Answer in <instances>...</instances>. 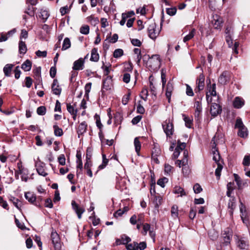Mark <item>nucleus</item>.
Returning a JSON list of instances; mask_svg holds the SVG:
<instances>
[{
	"instance_id": "obj_43",
	"label": "nucleus",
	"mask_w": 250,
	"mask_h": 250,
	"mask_svg": "<svg viewBox=\"0 0 250 250\" xmlns=\"http://www.w3.org/2000/svg\"><path fill=\"white\" fill-rule=\"evenodd\" d=\"M46 112V107L44 106H41L38 107L37 113L39 115H44Z\"/></svg>"
},
{
	"instance_id": "obj_56",
	"label": "nucleus",
	"mask_w": 250,
	"mask_h": 250,
	"mask_svg": "<svg viewBox=\"0 0 250 250\" xmlns=\"http://www.w3.org/2000/svg\"><path fill=\"white\" fill-rule=\"evenodd\" d=\"M167 182V178H163L158 180L157 184L160 186L161 187L164 188L165 186V183Z\"/></svg>"
},
{
	"instance_id": "obj_29",
	"label": "nucleus",
	"mask_w": 250,
	"mask_h": 250,
	"mask_svg": "<svg viewBox=\"0 0 250 250\" xmlns=\"http://www.w3.org/2000/svg\"><path fill=\"white\" fill-rule=\"evenodd\" d=\"M13 67V65L11 64H7L5 65L3 68V72L6 76H10V73Z\"/></svg>"
},
{
	"instance_id": "obj_1",
	"label": "nucleus",
	"mask_w": 250,
	"mask_h": 250,
	"mask_svg": "<svg viewBox=\"0 0 250 250\" xmlns=\"http://www.w3.org/2000/svg\"><path fill=\"white\" fill-rule=\"evenodd\" d=\"M146 65L150 71H157L161 65L160 56L158 55H154L148 60Z\"/></svg>"
},
{
	"instance_id": "obj_6",
	"label": "nucleus",
	"mask_w": 250,
	"mask_h": 250,
	"mask_svg": "<svg viewBox=\"0 0 250 250\" xmlns=\"http://www.w3.org/2000/svg\"><path fill=\"white\" fill-rule=\"evenodd\" d=\"M196 85L197 86L195 89L196 93L203 90L205 86V76L203 73L200 74L197 78Z\"/></svg>"
},
{
	"instance_id": "obj_31",
	"label": "nucleus",
	"mask_w": 250,
	"mask_h": 250,
	"mask_svg": "<svg viewBox=\"0 0 250 250\" xmlns=\"http://www.w3.org/2000/svg\"><path fill=\"white\" fill-rule=\"evenodd\" d=\"M134 144L135 148V151L137 154H139L141 147V144L138 137H136L134 139Z\"/></svg>"
},
{
	"instance_id": "obj_25",
	"label": "nucleus",
	"mask_w": 250,
	"mask_h": 250,
	"mask_svg": "<svg viewBox=\"0 0 250 250\" xmlns=\"http://www.w3.org/2000/svg\"><path fill=\"white\" fill-rule=\"evenodd\" d=\"M27 47L24 42L20 41L19 43V51L21 54L24 55L27 51Z\"/></svg>"
},
{
	"instance_id": "obj_57",
	"label": "nucleus",
	"mask_w": 250,
	"mask_h": 250,
	"mask_svg": "<svg viewBox=\"0 0 250 250\" xmlns=\"http://www.w3.org/2000/svg\"><path fill=\"white\" fill-rule=\"evenodd\" d=\"M193 189L194 193L196 194L199 193L202 190V188L199 184H196L194 185Z\"/></svg>"
},
{
	"instance_id": "obj_7",
	"label": "nucleus",
	"mask_w": 250,
	"mask_h": 250,
	"mask_svg": "<svg viewBox=\"0 0 250 250\" xmlns=\"http://www.w3.org/2000/svg\"><path fill=\"white\" fill-rule=\"evenodd\" d=\"M212 24L215 29H220L222 26L223 20L221 17L218 15H214L212 16Z\"/></svg>"
},
{
	"instance_id": "obj_48",
	"label": "nucleus",
	"mask_w": 250,
	"mask_h": 250,
	"mask_svg": "<svg viewBox=\"0 0 250 250\" xmlns=\"http://www.w3.org/2000/svg\"><path fill=\"white\" fill-rule=\"evenodd\" d=\"M143 231H142V234L144 235H146L147 231L150 230V226L149 224L145 223L143 225Z\"/></svg>"
},
{
	"instance_id": "obj_36",
	"label": "nucleus",
	"mask_w": 250,
	"mask_h": 250,
	"mask_svg": "<svg viewBox=\"0 0 250 250\" xmlns=\"http://www.w3.org/2000/svg\"><path fill=\"white\" fill-rule=\"evenodd\" d=\"M173 192L175 194H180V196H183L184 195H186V192L184 191V189L180 187H175L174 188Z\"/></svg>"
},
{
	"instance_id": "obj_24",
	"label": "nucleus",
	"mask_w": 250,
	"mask_h": 250,
	"mask_svg": "<svg viewBox=\"0 0 250 250\" xmlns=\"http://www.w3.org/2000/svg\"><path fill=\"white\" fill-rule=\"evenodd\" d=\"M53 128L55 136L61 137L63 135V132L62 129L57 125V123L53 125Z\"/></svg>"
},
{
	"instance_id": "obj_58",
	"label": "nucleus",
	"mask_w": 250,
	"mask_h": 250,
	"mask_svg": "<svg viewBox=\"0 0 250 250\" xmlns=\"http://www.w3.org/2000/svg\"><path fill=\"white\" fill-rule=\"evenodd\" d=\"M0 205L3 208L8 210V205L6 201H4L3 198L0 196Z\"/></svg>"
},
{
	"instance_id": "obj_18",
	"label": "nucleus",
	"mask_w": 250,
	"mask_h": 250,
	"mask_svg": "<svg viewBox=\"0 0 250 250\" xmlns=\"http://www.w3.org/2000/svg\"><path fill=\"white\" fill-rule=\"evenodd\" d=\"M173 90V83L168 82L167 83L166 87V96L168 99V101L169 103L170 101L171 96L172 92Z\"/></svg>"
},
{
	"instance_id": "obj_22",
	"label": "nucleus",
	"mask_w": 250,
	"mask_h": 250,
	"mask_svg": "<svg viewBox=\"0 0 250 250\" xmlns=\"http://www.w3.org/2000/svg\"><path fill=\"white\" fill-rule=\"evenodd\" d=\"M133 52L135 55L134 58L135 61L138 65H139L140 61L142 59L141 51L139 48H135L133 50Z\"/></svg>"
},
{
	"instance_id": "obj_32",
	"label": "nucleus",
	"mask_w": 250,
	"mask_h": 250,
	"mask_svg": "<svg viewBox=\"0 0 250 250\" xmlns=\"http://www.w3.org/2000/svg\"><path fill=\"white\" fill-rule=\"evenodd\" d=\"M67 110L69 113L71 115H75L77 114V110L75 109L73 105H71L70 104H66Z\"/></svg>"
},
{
	"instance_id": "obj_26",
	"label": "nucleus",
	"mask_w": 250,
	"mask_h": 250,
	"mask_svg": "<svg viewBox=\"0 0 250 250\" xmlns=\"http://www.w3.org/2000/svg\"><path fill=\"white\" fill-rule=\"evenodd\" d=\"M32 67V62L29 60H26L21 65V68L25 71H29L31 70Z\"/></svg>"
},
{
	"instance_id": "obj_16",
	"label": "nucleus",
	"mask_w": 250,
	"mask_h": 250,
	"mask_svg": "<svg viewBox=\"0 0 250 250\" xmlns=\"http://www.w3.org/2000/svg\"><path fill=\"white\" fill-rule=\"evenodd\" d=\"M135 15L133 11H130L127 13H124L122 14V20L120 21L121 25L123 26L125 25L127 19Z\"/></svg>"
},
{
	"instance_id": "obj_33",
	"label": "nucleus",
	"mask_w": 250,
	"mask_h": 250,
	"mask_svg": "<svg viewBox=\"0 0 250 250\" xmlns=\"http://www.w3.org/2000/svg\"><path fill=\"white\" fill-rule=\"evenodd\" d=\"M71 46L70 41L69 38H65L63 41L62 49L65 50L69 48Z\"/></svg>"
},
{
	"instance_id": "obj_61",
	"label": "nucleus",
	"mask_w": 250,
	"mask_h": 250,
	"mask_svg": "<svg viewBox=\"0 0 250 250\" xmlns=\"http://www.w3.org/2000/svg\"><path fill=\"white\" fill-rule=\"evenodd\" d=\"M41 17L43 20H46L49 16L48 12L45 10H42L41 12Z\"/></svg>"
},
{
	"instance_id": "obj_8",
	"label": "nucleus",
	"mask_w": 250,
	"mask_h": 250,
	"mask_svg": "<svg viewBox=\"0 0 250 250\" xmlns=\"http://www.w3.org/2000/svg\"><path fill=\"white\" fill-rule=\"evenodd\" d=\"M222 111L221 106L218 104L212 103L210 106V112L212 116H216Z\"/></svg>"
},
{
	"instance_id": "obj_10",
	"label": "nucleus",
	"mask_w": 250,
	"mask_h": 250,
	"mask_svg": "<svg viewBox=\"0 0 250 250\" xmlns=\"http://www.w3.org/2000/svg\"><path fill=\"white\" fill-rule=\"evenodd\" d=\"M36 170L38 173L43 177L47 175V173L45 171V164L42 162H39L36 164Z\"/></svg>"
},
{
	"instance_id": "obj_59",
	"label": "nucleus",
	"mask_w": 250,
	"mask_h": 250,
	"mask_svg": "<svg viewBox=\"0 0 250 250\" xmlns=\"http://www.w3.org/2000/svg\"><path fill=\"white\" fill-rule=\"evenodd\" d=\"M184 120L185 122L186 126L188 128H191L192 125V121L187 117H185Z\"/></svg>"
},
{
	"instance_id": "obj_63",
	"label": "nucleus",
	"mask_w": 250,
	"mask_h": 250,
	"mask_svg": "<svg viewBox=\"0 0 250 250\" xmlns=\"http://www.w3.org/2000/svg\"><path fill=\"white\" fill-rule=\"evenodd\" d=\"M162 197L160 196H156L154 199V203L156 207H158L161 204Z\"/></svg>"
},
{
	"instance_id": "obj_49",
	"label": "nucleus",
	"mask_w": 250,
	"mask_h": 250,
	"mask_svg": "<svg viewBox=\"0 0 250 250\" xmlns=\"http://www.w3.org/2000/svg\"><path fill=\"white\" fill-rule=\"evenodd\" d=\"M19 173L21 174H22V176L21 177L22 181H24V182H27L28 180V177L27 175H24V169L23 168H22V167H19Z\"/></svg>"
},
{
	"instance_id": "obj_41",
	"label": "nucleus",
	"mask_w": 250,
	"mask_h": 250,
	"mask_svg": "<svg viewBox=\"0 0 250 250\" xmlns=\"http://www.w3.org/2000/svg\"><path fill=\"white\" fill-rule=\"evenodd\" d=\"M148 95V90L147 88L144 87L143 88L141 94L140 95L141 98L143 99L144 101H146L147 99V96Z\"/></svg>"
},
{
	"instance_id": "obj_5",
	"label": "nucleus",
	"mask_w": 250,
	"mask_h": 250,
	"mask_svg": "<svg viewBox=\"0 0 250 250\" xmlns=\"http://www.w3.org/2000/svg\"><path fill=\"white\" fill-rule=\"evenodd\" d=\"M215 137L216 136H215L211 140V143L213 142V145H212V152L213 155V160L216 164H217L218 162H222V161L220 160V156L218 150L216 149V145L215 142Z\"/></svg>"
},
{
	"instance_id": "obj_28",
	"label": "nucleus",
	"mask_w": 250,
	"mask_h": 250,
	"mask_svg": "<svg viewBox=\"0 0 250 250\" xmlns=\"http://www.w3.org/2000/svg\"><path fill=\"white\" fill-rule=\"evenodd\" d=\"M102 164L98 167V170L103 169L105 168L108 163V159L106 158V155L105 154H102Z\"/></svg>"
},
{
	"instance_id": "obj_13",
	"label": "nucleus",
	"mask_w": 250,
	"mask_h": 250,
	"mask_svg": "<svg viewBox=\"0 0 250 250\" xmlns=\"http://www.w3.org/2000/svg\"><path fill=\"white\" fill-rule=\"evenodd\" d=\"M84 61L82 58L75 61L72 67L73 69L74 70H83L84 68Z\"/></svg>"
},
{
	"instance_id": "obj_44",
	"label": "nucleus",
	"mask_w": 250,
	"mask_h": 250,
	"mask_svg": "<svg viewBox=\"0 0 250 250\" xmlns=\"http://www.w3.org/2000/svg\"><path fill=\"white\" fill-rule=\"evenodd\" d=\"M244 126L245 125H244L243 122H242V121L241 120V119L240 118H237L236 119V123H235V128H242V129H244Z\"/></svg>"
},
{
	"instance_id": "obj_14",
	"label": "nucleus",
	"mask_w": 250,
	"mask_h": 250,
	"mask_svg": "<svg viewBox=\"0 0 250 250\" xmlns=\"http://www.w3.org/2000/svg\"><path fill=\"white\" fill-rule=\"evenodd\" d=\"M52 90L53 93L56 95L61 94L62 89L59 85L58 81L57 79H54L52 84Z\"/></svg>"
},
{
	"instance_id": "obj_52",
	"label": "nucleus",
	"mask_w": 250,
	"mask_h": 250,
	"mask_svg": "<svg viewBox=\"0 0 250 250\" xmlns=\"http://www.w3.org/2000/svg\"><path fill=\"white\" fill-rule=\"evenodd\" d=\"M122 244H127L131 241V239L125 235H123L121 237Z\"/></svg>"
},
{
	"instance_id": "obj_30",
	"label": "nucleus",
	"mask_w": 250,
	"mask_h": 250,
	"mask_svg": "<svg viewBox=\"0 0 250 250\" xmlns=\"http://www.w3.org/2000/svg\"><path fill=\"white\" fill-rule=\"evenodd\" d=\"M216 164L217 165V167L215 170V174L217 179H219L221 175V172L223 168L222 162H218V163Z\"/></svg>"
},
{
	"instance_id": "obj_15",
	"label": "nucleus",
	"mask_w": 250,
	"mask_h": 250,
	"mask_svg": "<svg viewBox=\"0 0 250 250\" xmlns=\"http://www.w3.org/2000/svg\"><path fill=\"white\" fill-rule=\"evenodd\" d=\"M229 80V73L228 71L223 72L218 78V82L222 84H225Z\"/></svg>"
},
{
	"instance_id": "obj_53",
	"label": "nucleus",
	"mask_w": 250,
	"mask_h": 250,
	"mask_svg": "<svg viewBox=\"0 0 250 250\" xmlns=\"http://www.w3.org/2000/svg\"><path fill=\"white\" fill-rule=\"evenodd\" d=\"M146 247V244L145 242L137 243L136 250H143Z\"/></svg>"
},
{
	"instance_id": "obj_23",
	"label": "nucleus",
	"mask_w": 250,
	"mask_h": 250,
	"mask_svg": "<svg viewBox=\"0 0 250 250\" xmlns=\"http://www.w3.org/2000/svg\"><path fill=\"white\" fill-rule=\"evenodd\" d=\"M99 60V55L98 53V49L96 48H94L91 50L90 61L97 62Z\"/></svg>"
},
{
	"instance_id": "obj_47",
	"label": "nucleus",
	"mask_w": 250,
	"mask_h": 250,
	"mask_svg": "<svg viewBox=\"0 0 250 250\" xmlns=\"http://www.w3.org/2000/svg\"><path fill=\"white\" fill-rule=\"evenodd\" d=\"M137 243L134 242L132 243L126 245L127 250H136Z\"/></svg>"
},
{
	"instance_id": "obj_55",
	"label": "nucleus",
	"mask_w": 250,
	"mask_h": 250,
	"mask_svg": "<svg viewBox=\"0 0 250 250\" xmlns=\"http://www.w3.org/2000/svg\"><path fill=\"white\" fill-rule=\"evenodd\" d=\"M36 55L40 58H45L47 56V51H41L40 50H38L35 52Z\"/></svg>"
},
{
	"instance_id": "obj_37",
	"label": "nucleus",
	"mask_w": 250,
	"mask_h": 250,
	"mask_svg": "<svg viewBox=\"0 0 250 250\" xmlns=\"http://www.w3.org/2000/svg\"><path fill=\"white\" fill-rule=\"evenodd\" d=\"M87 20L88 21L91 22L92 24L96 25L99 22L98 18L95 17L93 15H90L87 18Z\"/></svg>"
},
{
	"instance_id": "obj_11",
	"label": "nucleus",
	"mask_w": 250,
	"mask_h": 250,
	"mask_svg": "<svg viewBox=\"0 0 250 250\" xmlns=\"http://www.w3.org/2000/svg\"><path fill=\"white\" fill-rule=\"evenodd\" d=\"M240 210L241 212V217L243 222L246 225L248 224V219L247 218V214L245 205L240 201Z\"/></svg>"
},
{
	"instance_id": "obj_35",
	"label": "nucleus",
	"mask_w": 250,
	"mask_h": 250,
	"mask_svg": "<svg viewBox=\"0 0 250 250\" xmlns=\"http://www.w3.org/2000/svg\"><path fill=\"white\" fill-rule=\"evenodd\" d=\"M196 30L192 29L188 35L186 36L183 39V41L186 42L187 41L191 39L195 35Z\"/></svg>"
},
{
	"instance_id": "obj_50",
	"label": "nucleus",
	"mask_w": 250,
	"mask_h": 250,
	"mask_svg": "<svg viewBox=\"0 0 250 250\" xmlns=\"http://www.w3.org/2000/svg\"><path fill=\"white\" fill-rule=\"evenodd\" d=\"M123 55V50L121 49H116L113 53L114 58H117L121 57Z\"/></svg>"
},
{
	"instance_id": "obj_51",
	"label": "nucleus",
	"mask_w": 250,
	"mask_h": 250,
	"mask_svg": "<svg viewBox=\"0 0 250 250\" xmlns=\"http://www.w3.org/2000/svg\"><path fill=\"white\" fill-rule=\"evenodd\" d=\"M238 246L241 249H245L247 247V244L245 240L240 239L237 242Z\"/></svg>"
},
{
	"instance_id": "obj_38",
	"label": "nucleus",
	"mask_w": 250,
	"mask_h": 250,
	"mask_svg": "<svg viewBox=\"0 0 250 250\" xmlns=\"http://www.w3.org/2000/svg\"><path fill=\"white\" fill-rule=\"evenodd\" d=\"M238 135L241 137L245 138L248 135V131L247 128L244 126V129L242 128H239V131L238 132Z\"/></svg>"
},
{
	"instance_id": "obj_20",
	"label": "nucleus",
	"mask_w": 250,
	"mask_h": 250,
	"mask_svg": "<svg viewBox=\"0 0 250 250\" xmlns=\"http://www.w3.org/2000/svg\"><path fill=\"white\" fill-rule=\"evenodd\" d=\"M87 129V124L85 122H82L79 125L77 133L78 134L79 137H80V135L83 134L84 132H86Z\"/></svg>"
},
{
	"instance_id": "obj_62",
	"label": "nucleus",
	"mask_w": 250,
	"mask_h": 250,
	"mask_svg": "<svg viewBox=\"0 0 250 250\" xmlns=\"http://www.w3.org/2000/svg\"><path fill=\"white\" fill-rule=\"evenodd\" d=\"M243 164L245 166H248L250 165V155H246L244 157Z\"/></svg>"
},
{
	"instance_id": "obj_12",
	"label": "nucleus",
	"mask_w": 250,
	"mask_h": 250,
	"mask_svg": "<svg viewBox=\"0 0 250 250\" xmlns=\"http://www.w3.org/2000/svg\"><path fill=\"white\" fill-rule=\"evenodd\" d=\"M183 155H184V158L183 159H182L181 160H177V161L175 163V164L179 167H181L182 166H186L188 165V152L187 150L184 151Z\"/></svg>"
},
{
	"instance_id": "obj_54",
	"label": "nucleus",
	"mask_w": 250,
	"mask_h": 250,
	"mask_svg": "<svg viewBox=\"0 0 250 250\" xmlns=\"http://www.w3.org/2000/svg\"><path fill=\"white\" fill-rule=\"evenodd\" d=\"M131 93L130 92H128L127 94L124 96L123 99H122V103L124 105H126L129 100L130 96Z\"/></svg>"
},
{
	"instance_id": "obj_42",
	"label": "nucleus",
	"mask_w": 250,
	"mask_h": 250,
	"mask_svg": "<svg viewBox=\"0 0 250 250\" xmlns=\"http://www.w3.org/2000/svg\"><path fill=\"white\" fill-rule=\"evenodd\" d=\"M177 9L175 7L166 8V13L169 16H172L176 14Z\"/></svg>"
},
{
	"instance_id": "obj_60",
	"label": "nucleus",
	"mask_w": 250,
	"mask_h": 250,
	"mask_svg": "<svg viewBox=\"0 0 250 250\" xmlns=\"http://www.w3.org/2000/svg\"><path fill=\"white\" fill-rule=\"evenodd\" d=\"M58 162L60 164V165L62 166H64L65 164V158L63 154H62L59 156V157L58 158Z\"/></svg>"
},
{
	"instance_id": "obj_19",
	"label": "nucleus",
	"mask_w": 250,
	"mask_h": 250,
	"mask_svg": "<svg viewBox=\"0 0 250 250\" xmlns=\"http://www.w3.org/2000/svg\"><path fill=\"white\" fill-rule=\"evenodd\" d=\"M195 108V116L199 117L202 111V104L200 101H196L194 105Z\"/></svg>"
},
{
	"instance_id": "obj_2",
	"label": "nucleus",
	"mask_w": 250,
	"mask_h": 250,
	"mask_svg": "<svg viewBox=\"0 0 250 250\" xmlns=\"http://www.w3.org/2000/svg\"><path fill=\"white\" fill-rule=\"evenodd\" d=\"M162 126L167 137L170 138L173 134L174 129L173 124L170 119L166 120L164 122L162 123Z\"/></svg>"
},
{
	"instance_id": "obj_9",
	"label": "nucleus",
	"mask_w": 250,
	"mask_h": 250,
	"mask_svg": "<svg viewBox=\"0 0 250 250\" xmlns=\"http://www.w3.org/2000/svg\"><path fill=\"white\" fill-rule=\"evenodd\" d=\"M72 206L73 209L77 213L79 219H81L82 214L85 211L84 208L83 207L79 206L74 201H72Z\"/></svg>"
},
{
	"instance_id": "obj_21",
	"label": "nucleus",
	"mask_w": 250,
	"mask_h": 250,
	"mask_svg": "<svg viewBox=\"0 0 250 250\" xmlns=\"http://www.w3.org/2000/svg\"><path fill=\"white\" fill-rule=\"evenodd\" d=\"M235 208V199L234 197H231L228 203V208L230 216L233 214V211Z\"/></svg>"
},
{
	"instance_id": "obj_27",
	"label": "nucleus",
	"mask_w": 250,
	"mask_h": 250,
	"mask_svg": "<svg viewBox=\"0 0 250 250\" xmlns=\"http://www.w3.org/2000/svg\"><path fill=\"white\" fill-rule=\"evenodd\" d=\"M25 198L31 203H33L36 199V196L31 192H26L25 193Z\"/></svg>"
},
{
	"instance_id": "obj_45",
	"label": "nucleus",
	"mask_w": 250,
	"mask_h": 250,
	"mask_svg": "<svg viewBox=\"0 0 250 250\" xmlns=\"http://www.w3.org/2000/svg\"><path fill=\"white\" fill-rule=\"evenodd\" d=\"M80 32L84 35H87L89 32V27L87 25L82 26L80 28Z\"/></svg>"
},
{
	"instance_id": "obj_4",
	"label": "nucleus",
	"mask_w": 250,
	"mask_h": 250,
	"mask_svg": "<svg viewBox=\"0 0 250 250\" xmlns=\"http://www.w3.org/2000/svg\"><path fill=\"white\" fill-rule=\"evenodd\" d=\"M51 238L55 250H60L62 248L60 238L59 234L56 231H52Z\"/></svg>"
},
{
	"instance_id": "obj_64",
	"label": "nucleus",
	"mask_w": 250,
	"mask_h": 250,
	"mask_svg": "<svg viewBox=\"0 0 250 250\" xmlns=\"http://www.w3.org/2000/svg\"><path fill=\"white\" fill-rule=\"evenodd\" d=\"M178 145L176 148H178V149L180 150H185L184 149L186 146V144L185 143H181L179 141L177 142Z\"/></svg>"
},
{
	"instance_id": "obj_3",
	"label": "nucleus",
	"mask_w": 250,
	"mask_h": 250,
	"mask_svg": "<svg viewBox=\"0 0 250 250\" xmlns=\"http://www.w3.org/2000/svg\"><path fill=\"white\" fill-rule=\"evenodd\" d=\"M147 31L149 37L153 40H155L160 33V30L155 22H152L149 25Z\"/></svg>"
},
{
	"instance_id": "obj_40",
	"label": "nucleus",
	"mask_w": 250,
	"mask_h": 250,
	"mask_svg": "<svg viewBox=\"0 0 250 250\" xmlns=\"http://www.w3.org/2000/svg\"><path fill=\"white\" fill-rule=\"evenodd\" d=\"M171 214L173 218H177L178 216V207L176 205H174L172 207L171 209Z\"/></svg>"
},
{
	"instance_id": "obj_34",
	"label": "nucleus",
	"mask_w": 250,
	"mask_h": 250,
	"mask_svg": "<svg viewBox=\"0 0 250 250\" xmlns=\"http://www.w3.org/2000/svg\"><path fill=\"white\" fill-rule=\"evenodd\" d=\"M10 200L12 202L14 205L19 209H20V208L21 207V202L17 198H16L14 197H11L10 199Z\"/></svg>"
},
{
	"instance_id": "obj_17",
	"label": "nucleus",
	"mask_w": 250,
	"mask_h": 250,
	"mask_svg": "<svg viewBox=\"0 0 250 250\" xmlns=\"http://www.w3.org/2000/svg\"><path fill=\"white\" fill-rule=\"evenodd\" d=\"M245 104V101L242 98L236 97L234 98L233 102V105L236 108H241Z\"/></svg>"
},
{
	"instance_id": "obj_39",
	"label": "nucleus",
	"mask_w": 250,
	"mask_h": 250,
	"mask_svg": "<svg viewBox=\"0 0 250 250\" xmlns=\"http://www.w3.org/2000/svg\"><path fill=\"white\" fill-rule=\"evenodd\" d=\"M208 88L209 89V92L211 96H215L216 95L215 83H213L209 86L208 85Z\"/></svg>"
},
{
	"instance_id": "obj_46",
	"label": "nucleus",
	"mask_w": 250,
	"mask_h": 250,
	"mask_svg": "<svg viewBox=\"0 0 250 250\" xmlns=\"http://www.w3.org/2000/svg\"><path fill=\"white\" fill-rule=\"evenodd\" d=\"M166 72L163 69L161 70V79L162 82V86L164 87L166 83Z\"/></svg>"
}]
</instances>
